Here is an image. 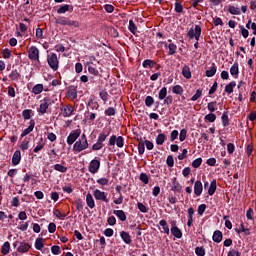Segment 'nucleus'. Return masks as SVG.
I'll list each match as a JSON object with an SVG mask.
<instances>
[{"label": "nucleus", "instance_id": "obj_1", "mask_svg": "<svg viewBox=\"0 0 256 256\" xmlns=\"http://www.w3.org/2000/svg\"><path fill=\"white\" fill-rule=\"evenodd\" d=\"M110 134H111V130L110 131H102L101 133H99L96 143L93 144V146H92V150L99 151V150L103 149V147H105V144L103 142L105 140H107V137H109Z\"/></svg>", "mask_w": 256, "mask_h": 256}, {"label": "nucleus", "instance_id": "obj_19", "mask_svg": "<svg viewBox=\"0 0 256 256\" xmlns=\"http://www.w3.org/2000/svg\"><path fill=\"white\" fill-rule=\"evenodd\" d=\"M203 192V185L201 181L197 180L194 184V193L198 197L202 194Z\"/></svg>", "mask_w": 256, "mask_h": 256}, {"label": "nucleus", "instance_id": "obj_63", "mask_svg": "<svg viewBox=\"0 0 256 256\" xmlns=\"http://www.w3.org/2000/svg\"><path fill=\"white\" fill-rule=\"evenodd\" d=\"M166 164L168 165V167H173L174 166V158H173L172 155H169L167 157Z\"/></svg>", "mask_w": 256, "mask_h": 256}, {"label": "nucleus", "instance_id": "obj_48", "mask_svg": "<svg viewBox=\"0 0 256 256\" xmlns=\"http://www.w3.org/2000/svg\"><path fill=\"white\" fill-rule=\"evenodd\" d=\"M166 140V136L164 134H159L157 137H156V144L157 145H163V143L165 142Z\"/></svg>", "mask_w": 256, "mask_h": 256}, {"label": "nucleus", "instance_id": "obj_41", "mask_svg": "<svg viewBox=\"0 0 256 256\" xmlns=\"http://www.w3.org/2000/svg\"><path fill=\"white\" fill-rule=\"evenodd\" d=\"M170 231L174 237H176L178 239L182 238V232L178 227L170 229Z\"/></svg>", "mask_w": 256, "mask_h": 256}, {"label": "nucleus", "instance_id": "obj_29", "mask_svg": "<svg viewBox=\"0 0 256 256\" xmlns=\"http://www.w3.org/2000/svg\"><path fill=\"white\" fill-rule=\"evenodd\" d=\"M156 65V62L150 59H146L143 61L142 66L145 69H152Z\"/></svg>", "mask_w": 256, "mask_h": 256}, {"label": "nucleus", "instance_id": "obj_24", "mask_svg": "<svg viewBox=\"0 0 256 256\" xmlns=\"http://www.w3.org/2000/svg\"><path fill=\"white\" fill-rule=\"evenodd\" d=\"M230 73L231 75L237 79L238 78V75H239V64L237 62H235L233 64V66L230 68Z\"/></svg>", "mask_w": 256, "mask_h": 256}, {"label": "nucleus", "instance_id": "obj_39", "mask_svg": "<svg viewBox=\"0 0 256 256\" xmlns=\"http://www.w3.org/2000/svg\"><path fill=\"white\" fill-rule=\"evenodd\" d=\"M216 72H217V67H216V65L213 63V64H212V67H211L209 70L206 71V76L209 77V78H211V77H213V76L216 74Z\"/></svg>", "mask_w": 256, "mask_h": 256}, {"label": "nucleus", "instance_id": "obj_2", "mask_svg": "<svg viewBox=\"0 0 256 256\" xmlns=\"http://www.w3.org/2000/svg\"><path fill=\"white\" fill-rule=\"evenodd\" d=\"M54 100L50 97H45L40 101V105L37 108V112L39 115H45L48 113V109L50 106L54 104Z\"/></svg>", "mask_w": 256, "mask_h": 256}, {"label": "nucleus", "instance_id": "obj_11", "mask_svg": "<svg viewBox=\"0 0 256 256\" xmlns=\"http://www.w3.org/2000/svg\"><path fill=\"white\" fill-rule=\"evenodd\" d=\"M60 110L63 117H71L74 114V108L71 105H63Z\"/></svg>", "mask_w": 256, "mask_h": 256}, {"label": "nucleus", "instance_id": "obj_58", "mask_svg": "<svg viewBox=\"0 0 256 256\" xmlns=\"http://www.w3.org/2000/svg\"><path fill=\"white\" fill-rule=\"evenodd\" d=\"M140 180H141L144 184H149V176H147V174H145V173H141V174H140Z\"/></svg>", "mask_w": 256, "mask_h": 256}, {"label": "nucleus", "instance_id": "obj_43", "mask_svg": "<svg viewBox=\"0 0 256 256\" xmlns=\"http://www.w3.org/2000/svg\"><path fill=\"white\" fill-rule=\"evenodd\" d=\"M221 120H222V125L224 127H227L229 126V117H228V112H224L222 117H221Z\"/></svg>", "mask_w": 256, "mask_h": 256}, {"label": "nucleus", "instance_id": "obj_18", "mask_svg": "<svg viewBox=\"0 0 256 256\" xmlns=\"http://www.w3.org/2000/svg\"><path fill=\"white\" fill-rule=\"evenodd\" d=\"M161 44H163L165 48L169 49V52H168L169 56H172L176 53L177 46L174 43L167 44L166 42H161Z\"/></svg>", "mask_w": 256, "mask_h": 256}, {"label": "nucleus", "instance_id": "obj_42", "mask_svg": "<svg viewBox=\"0 0 256 256\" xmlns=\"http://www.w3.org/2000/svg\"><path fill=\"white\" fill-rule=\"evenodd\" d=\"M53 168L54 170L59 171L61 173H66L68 171V168L63 166L62 164H55Z\"/></svg>", "mask_w": 256, "mask_h": 256}, {"label": "nucleus", "instance_id": "obj_36", "mask_svg": "<svg viewBox=\"0 0 256 256\" xmlns=\"http://www.w3.org/2000/svg\"><path fill=\"white\" fill-rule=\"evenodd\" d=\"M43 91H44V85H42V84L35 85V86L32 88V93H34L35 95H39V94H41Z\"/></svg>", "mask_w": 256, "mask_h": 256}, {"label": "nucleus", "instance_id": "obj_46", "mask_svg": "<svg viewBox=\"0 0 256 256\" xmlns=\"http://www.w3.org/2000/svg\"><path fill=\"white\" fill-rule=\"evenodd\" d=\"M172 92L176 95H182L184 90L180 85H176L172 88Z\"/></svg>", "mask_w": 256, "mask_h": 256}, {"label": "nucleus", "instance_id": "obj_26", "mask_svg": "<svg viewBox=\"0 0 256 256\" xmlns=\"http://www.w3.org/2000/svg\"><path fill=\"white\" fill-rule=\"evenodd\" d=\"M11 250V244L9 241H6L5 243H3V245L1 246V253L3 255H8L10 253Z\"/></svg>", "mask_w": 256, "mask_h": 256}, {"label": "nucleus", "instance_id": "obj_35", "mask_svg": "<svg viewBox=\"0 0 256 256\" xmlns=\"http://www.w3.org/2000/svg\"><path fill=\"white\" fill-rule=\"evenodd\" d=\"M159 225L163 229L162 232H164L165 234L169 235V233H170L169 226H168L167 222L164 219L159 221Z\"/></svg>", "mask_w": 256, "mask_h": 256}, {"label": "nucleus", "instance_id": "obj_56", "mask_svg": "<svg viewBox=\"0 0 256 256\" xmlns=\"http://www.w3.org/2000/svg\"><path fill=\"white\" fill-rule=\"evenodd\" d=\"M175 12L176 13H183V6L180 2H175Z\"/></svg>", "mask_w": 256, "mask_h": 256}, {"label": "nucleus", "instance_id": "obj_13", "mask_svg": "<svg viewBox=\"0 0 256 256\" xmlns=\"http://www.w3.org/2000/svg\"><path fill=\"white\" fill-rule=\"evenodd\" d=\"M35 126H36V121L33 119L30 120L28 128L24 129L23 132L21 133V138H24L25 136L33 132L35 129Z\"/></svg>", "mask_w": 256, "mask_h": 256}, {"label": "nucleus", "instance_id": "obj_27", "mask_svg": "<svg viewBox=\"0 0 256 256\" xmlns=\"http://www.w3.org/2000/svg\"><path fill=\"white\" fill-rule=\"evenodd\" d=\"M44 241H45L44 238L38 237V238L35 240V248H36L37 250L42 251L43 248L45 247Z\"/></svg>", "mask_w": 256, "mask_h": 256}, {"label": "nucleus", "instance_id": "obj_49", "mask_svg": "<svg viewBox=\"0 0 256 256\" xmlns=\"http://www.w3.org/2000/svg\"><path fill=\"white\" fill-rule=\"evenodd\" d=\"M167 96V88L166 87H163L160 91H159V94H158V98L159 100H164Z\"/></svg>", "mask_w": 256, "mask_h": 256}, {"label": "nucleus", "instance_id": "obj_16", "mask_svg": "<svg viewBox=\"0 0 256 256\" xmlns=\"http://www.w3.org/2000/svg\"><path fill=\"white\" fill-rule=\"evenodd\" d=\"M67 96L71 100H76L78 98L77 88L75 86L69 87V89L67 91Z\"/></svg>", "mask_w": 256, "mask_h": 256}, {"label": "nucleus", "instance_id": "obj_53", "mask_svg": "<svg viewBox=\"0 0 256 256\" xmlns=\"http://www.w3.org/2000/svg\"><path fill=\"white\" fill-rule=\"evenodd\" d=\"M195 253L197 256H205V248L204 247H196Z\"/></svg>", "mask_w": 256, "mask_h": 256}, {"label": "nucleus", "instance_id": "obj_38", "mask_svg": "<svg viewBox=\"0 0 256 256\" xmlns=\"http://www.w3.org/2000/svg\"><path fill=\"white\" fill-rule=\"evenodd\" d=\"M85 202L81 198L75 200L76 209L82 211L84 209Z\"/></svg>", "mask_w": 256, "mask_h": 256}, {"label": "nucleus", "instance_id": "obj_44", "mask_svg": "<svg viewBox=\"0 0 256 256\" xmlns=\"http://www.w3.org/2000/svg\"><path fill=\"white\" fill-rule=\"evenodd\" d=\"M228 11L232 15H240L241 10L239 8H236V6H229Z\"/></svg>", "mask_w": 256, "mask_h": 256}, {"label": "nucleus", "instance_id": "obj_12", "mask_svg": "<svg viewBox=\"0 0 256 256\" xmlns=\"http://www.w3.org/2000/svg\"><path fill=\"white\" fill-rule=\"evenodd\" d=\"M31 248H32V246L29 243L20 242L19 246L17 247V252L24 254V253L29 252Z\"/></svg>", "mask_w": 256, "mask_h": 256}, {"label": "nucleus", "instance_id": "obj_32", "mask_svg": "<svg viewBox=\"0 0 256 256\" xmlns=\"http://www.w3.org/2000/svg\"><path fill=\"white\" fill-rule=\"evenodd\" d=\"M182 75L184 78L186 79H191L192 77V74H191V71H190V68L189 66L185 65L182 69Z\"/></svg>", "mask_w": 256, "mask_h": 256}, {"label": "nucleus", "instance_id": "obj_52", "mask_svg": "<svg viewBox=\"0 0 256 256\" xmlns=\"http://www.w3.org/2000/svg\"><path fill=\"white\" fill-rule=\"evenodd\" d=\"M99 96H100V98H101L104 102H107V100H109V93H107V91H105V90H102V91L99 93Z\"/></svg>", "mask_w": 256, "mask_h": 256}, {"label": "nucleus", "instance_id": "obj_14", "mask_svg": "<svg viewBox=\"0 0 256 256\" xmlns=\"http://www.w3.org/2000/svg\"><path fill=\"white\" fill-rule=\"evenodd\" d=\"M22 160V153L20 150H17L14 152L13 156H12V165L13 166H17L21 163Z\"/></svg>", "mask_w": 256, "mask_h": 256}, {"label": "nucleus", "instance_id": "obj_25", "mask_svg": "<svg viewBox=\"0 0 256 256\" xmlns=\"http://www.w3.org/2000/svg\"><path fill=\"white\" fill-rule=\"evenodd\" d=\"M123 189V187H121V185H117L116 186V192H118L120 194L119 198L114 200V203L116 205H120L123 204V194H121V190Z\"/></svg>", "mask_w": 256, "mask_h": 256}, {"label": "nucleus", "instance_id": "obj_54", "mask_svg": "<svg viewBox=\"0 0 256 256\" xmlns=\"http://www.w3.org/2000/svg\"><path fill=\"white\" fill-rule=\"evenodd\" d=\"M204 120H207L208 122L213 123L216 120V115L213 113H210L205 116Z\"/></svg>", "mask_w": 256, "mask_h": 256}, {"label": "nucleus", "instance_id": "obj_40", "mask_svg": "<svg viewBox=\"0 0 256 256\" xmlns=\"http://www.w3.org/2000/svg\"><path fill=\"white\" fill-rule=\"evenodd\" d=\"M128 30L133 34L137 35V26L135 25V22L133 20L129 21Z\"/></svg>", "mask_w": 256, "mask_h": 256}, {"label": "nucleus", "instance_id": "obj_15", "mask_svg": "<svg viewBox=\"0 0 256 256\" xmlns=\"http://www.w3.org/2000/svg\"><path fill=\"white\" fill-rule=\"evenodd\" d=\"M74 6L71 4H63L60 8H58L57 13L58 14H66L67 12H73Z\"/></svg>", "mask_w": 256, "mask_h": 256}, {"label": "nucleus", "instance_id": "obj_51", "mask_svg": "<svg viewBox=\"0 0 256 256\" xmlns=\"http://www.w3.org/2000/svg\"><path fill=\"white\" fill-rule=\"evenodd\" d=\"M68 19L66 17H60L56 20V24L61 26H67Z\"/></svg>", "mask_w": 256, "mask_h": 256}, {"label": "nucleus", "instance_id": "obj_20", "mask_svg": "<svg viewBox=\"0 0 256 256\" xmlns=\"http://www.w3.org/2000/svg\"><path fill=\"white\" fill-rule=\"evenodd\" d=\"M8 77L10 80L18 82L22 78V75L18 70H13Z\"/></svg>", "mask_w": 256, "mask_h": 256}, {"label": "nucleus", "instance_id": "obj_8", "mask_svg": "<svg viewBox=\"0 0 256 256\" xmlns=\"http://www.w3.org/2000/svg\"><path fill=\"white\" fill-rule=\"evenodd\" d=\"M28 58L31 61L39 62L40 61V50L37 47L32 46L28 50Z\"/></svg>", "mask_w": 256, "mask_h": 256}, {"label": "nucleus", "instance_id": "obj_60", "mask_svg": "<svg viewBox=\"0 0 256 256\" xmlns=\"http://www.w3.org/2000/svg\"><path fill=\"white\" fill-rule=\"evenodd\" d=\"M207 206L205 204H201L198 206L197 212L200 216H202L206 210Z\"/></svg>", "mask_w": 256, "mask_h": 256}, {"label": "nucleus", "instance_id": "obj_10", "mask_svg": "<svg viewBox=\"0 0 256 256\" xmlns=\"http://www.w3.org/2000/svg\"><path fill=\"white\" fill-rule=\"evenodd\" d=\"M107 195L108 194L106 192H103L99 189H95L93 191V196L97 201H102V202H105V203H109V199L107 198Z\"/></svg>", "mask_w": 256, "mask_h": 256}, {"label": "nucleus", "instance_id": "obj_3", "mask_svg": "<svg viewBox=\"0 0 256 256\" xmlns=\"http://www.w3.org/2000/svg\"><path fill=\"white\" fill-rule=\"evenodd\" d=\"M89 148V142L87 141V135L82 134L81 137L75 142L73 150L75 152H82Z\"/></svg>", "mask_w": 256, "mask_h": 256}, {"label": "nucleus", "instance_id": "obj_64", "mask_svg": "<svg viewBox=\"0 0 256 256\" xmlns=\"http://www.w3.org/2000/svg\"><path fill=\"white\" fill-rule=\"evenodd\" d=\"M228 256H241V253L235 249H231L229 252H228Z\"/></svg>", "mask_w": 256, "mask_h": 256}, {"label": "nucleus", "instance_id": "obj_5", "mask_svg": "<svg viewBox=\"0 0 256 256\" xmlns=\"http://www.w3.org/2000/svg\"><path fill=\"white\" fill-rule=\"evenodd\" d=\"M115 144L118 148H123V146L125 145V138L122 136L116 137L115 135H112L109 138L108 146H115Z\"/></svg>", "mask_w": 256, "mask_h": 256}, {"label": "nucleus", "instance_id": "obj_45", "mask_svg": "<svg viewBox=\"0 0 256 256\" xmlns=\"http://www.w3.org/2000/svg\"><path fill=\"white\" fill-rule=\"evenodd\" d=\"M54 216H56L57 218L61 219V220H65V218L68 216V214H62V212L58 209H55L53 211Z\"/></svg>", "mask_w": 256, "mask_h": 256}, {"label": "nucleus", "instance_id": "obj_28", "mask_svg": "<svg viewBox=\"0 0 256 256\" xmlns=\"http://www.w3.org/2000/svg\"><path fill=\"white\" fill-rule=\"evenodd\" d=\"M212 239L214 242L216 243H220L223 239V234L220 230H216L214 233H213V236H212Z\"/></svg>", "mask_w": 256, "mask_h": 256}, {"label": "nucleus", "instance_id": "obj_4", "mask_svg": "<svg viewBox=\"0 0 256 256\" xmlns=\"http://www.w3.org/2000/svg\"><path fill=\"white\" fill-rule=\"evenodd\" d=\"M47 63L49 65V67L53 70V71H58L59 70V59H58V55L55 53H51L50 55L47 56Z\"/></svg>", "mask_w": 256, "mask_h": 256}, {"label": "nucleus", "instance_id": "obj_55", "mask_svg": "<svg viewBox=\"0 0 256 256\" xmlns=\"http://www.w3.org/2000/svg\"><path fill=\"white\" fill-rule=\"evenodd\" d=\"M117 112L115 111V108L109 107L107 110H105L104 114L106 116H115Z\"/></svg>", "mask_w": 256, "mask_h": 256}, {"label": "nucleus", "instance_id": "obj_21", "mask_svg": "<svg viewBox=\"0 0 256 256\" xmlns=\"http://www.w3.org/2000/svg\"><path fill=\"white\" fill-rule=\"evenodd\" d=\"M113 214L116 215V217L122 222H125L127 220V215L123 210H114Z\"/></svg>", "mask_w": 256, "mask_h": 256}, {"label": "nucleus", "instance_id": "obj_47", "mask_svg": "<svg viewBox=\"0 0 256 256\" xmlns=\"http://www.w3.org/2000/svg\"><path fill=\"white\" fill-rule=\"evenodd\" d=\"M137 208L139 209L140 212L142 213H147L149 212V208L147 206H145V204L138 202L137 203Z\"/></svg>", "mask_w": 256, "mask_h": 256}, {"label": "nucleus", "instance_id": "obj_50", "mask_svg": "<svg viewBox=\"0 0 256 256\" xmlns=\"http://www.w3.org/2000/svg\"><path fill=\"white\" fill-rule=\"evenodd\" d=\"M216 107H217V102L216 101H212V102L208 103V106H207L208 110L211 113L216 111V109H217Z\"/></svg>", "mask_w": 256, "mask_h": 256}, {"label": "nucleus", "instance_id": "obj_22", "mask_svg": "<svg viewBox=\"0 0 256 256\" xmlns=\"http://www.w3.org/2000/svg\"><path fill=\"white\" fill-rule=\"evenodd\" d=\"M120 237L123 240V242L128 244V245L131 244V242L133 241L131 239V235H129V233L125 232V231L120 232Z\"/></svg>", "mask_w": 256, "mask_h": 256}, {"label": "nucleus", "instance_id": "obj_9", "mask_svg": "<svg viewBox=\"0 0 256 256\" xmlns=\"http://www.w3.org/2000/svg\"><path fill=\"white\" fill-rule=\"evenodd\" d=\"M187 36L189 37L190 40L195 38L196 41H199L201 36V27L199 25H196L194 29L191 28L188 31Z\"/></svg>", "mask_w": 256, "mask_h": 256}, {"label": "nucleus", "instance_id": "obj_62", "mask_svg": "<svg viewBox=\"0 0 256 256\" xmlns=\"http://www.w3.org/2000/svg\"><path fill=\"white\" fill-rule=\"evenodd\" d=\"M202 164V158H197L192 162L193 168H198Z\"/></svg>", "mask_w": 256, "mask_h": 256}, {"label": "nucleus", "instance_id": "obj_33", "mask_svg": "<svg viewBox=\"0 0 256 256\" xmlns=\"http://www.w3.org/2000/svg\"><path fill=\"white\" fill-rule=\"evenodd\" d=\"M216 189H217V183H216V180L214 179L210 183V187L208 189V194L210 196L214 195V193L216 192Z\"/></svg>", "mask_w": 256, "mask_h": 256}, {"label": "nucleus", "instance_id": "obj_31", "mask_svg": "<svg viewBox=\"0 0 256 256\" xmlns=\"http://www.w3.org/2000/svg\"><path fill=\"white\" fill-rule=\"evenodd\" d=\"M34 113L31 109H25L22 111V117L24 120H30L32 118V114Z\"/></svg>", "mask_w": 256, "mask_h": 256}, {"label": "nucleus", "instance_id": "obj_23", "mask_svg": "<svg viewBox=\"0 0 256 256\" xmlns=\"http://www.w3.org/2000/svg\"><path fill=\"white\" fill-rule=\"evenodd\" d=\"M86 204L90 209L95 208V199L93 198V195H91V193H88L86 195Z\"/></svg>", "mask_w": 256, "mask_h": 256}, {"label": "nucleus", "instance_id": "obj_61", "mask_svg": "<svg viewBox=\"0 0 256 256\" xmlns=\"http://www.w3.org/2000/svg\"><path fill=\"white\" fill-rule=\"evenodd\" d=\"M202 96V90L198 89L196 94L190 99L191 101H197Z\"/></svg>", "mask_w": 256, "mask_h": 256}, {"label": "nucleus", "instance_id": "obj_34", "mask_svg": "<svg viewBox=\"0 0 256 256\" xmlns=\"http://www.w3.org/2000/svg\"><path fill=\"white\" fill-rule=\"evenodd\" d=\"M138 153L139 155H144L145 154V142H143V139L140 138L138 139Z\"/></svg>", "mask_w": 256, "mask_h": 256}, {"label": "nucleus", "instance_id": "obj_59", "mask_svg": "<svg viewBox=\"0 0 256 256\" xmlns=\"http://www.w3.org/2000/svg\"><path fill=\"white\" fill-rule=\"evenodd\" d=\"M186 136H187V130L186 129H182L180 131V134H179V140L181 142H183L186 139Z\"/></svg>", "mask_w": 256, "mask_h": 256}, {"label": "nucleus", "instance_id": "obj_6", "mask_svg": "<svg viewBox=\"0 0 256 256\" xmlns=\"http://www.w3.org/2000/svg\"><path fill=\"white\" fill-rule=\"evenodd\" d=\"M101 168V159L100 158H94L92 161H90L88 165V171L92 174H97L99 172V169Z\"/></svg>", "mask_w": 256, "mask_h": 256}, {"label": "nucleus", "instance_id": "obj_57", "mask_svg": "<svg viewBox=\"0 0 256 256\" xmlns=\"http://www.w3.org/2000/svg\"><path fill=\"white\" fill-rule=\"evenodd\" d=\"M154 104V99L151 96H147L145 99V105L151 107Z\"/></svg>", "mask_w": 256, "mask_h": 256}, {"label": "nucleus", "instance_id": "obj_17", "mask_svg": "<svg viewBox=\"0 0 256 256\" xmlns=\"http://www.w3.org/2000/svg\"><path fill=\"white\" fill-rule=\"evenodd\" d=\"M171 190L174 191L175 193H180L182 190V186L180 185V183L177 181V178L174 177L172 179V186H171Z\"/></svg>", "mask_w": 256, "mask_h": 256}, {"label": "nucleus", "instance_id": "obj_37", "mask_svg": "<svg viewBox=\"0 0 256 256\" xmlns=\"http://www.w3.org/2000/svg\"><path fill=\"white\" fill-rule=\"evenodd\" d=\"M235 87H236V82L232 81L228 85H226L225 92L227 94H231V93H233Z\"/></svg>", "mask_w": 256, "mask_h": 256}, {"label": "nucleus", "instance_id": "obj_30", "mask_svg": "<svg viewBox=\"0 0 256 256\" xmlns=\"http://www.w3.org/2000/svg\"><path fill=\"white\" fill-rule=\"evenodd\" d=\"M45 145H46V143H44V139L40 138L39 142H38V145L34 148L33 152L34 153H39L41 150L44 149Z\"/></svg>", "mask_w": 256, "mask_h": 256}, {"label": "nucleus", "instance_id": "obj_7", "mask_svg": "<svg viewBox=\"0 0 256 256\" xmlns=\"http://www.w3.org/2000/svg\"><path fill=\"white\" fill-rule=\"evenodd\" d=\"M81 134H82L81 129L73 130L67 137V140H66L67 144L73 145L80 138Z\"/></svg>", "mask_w": 256, "mask_h": 256}]
</instances>
